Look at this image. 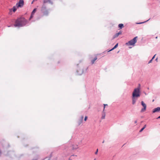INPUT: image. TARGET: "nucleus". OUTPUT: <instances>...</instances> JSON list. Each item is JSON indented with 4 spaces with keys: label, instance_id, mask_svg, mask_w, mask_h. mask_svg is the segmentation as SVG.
I'll return each instance as SVG.
<instances>
[{
    "label": "nucleus",
    "instance_id": "nucleus-1",
    "mask_svg": "<svg viewBox=\"0 0 160 160\" xmlns=\"http://www.w3.org/2000/svg\"><path fill=\"white\" fill-rule=\"evenodd\" d=\"M27 23V20L23 18H20L16 20L14 26L15 27H21L25 25Z\"/></svg>",
    "mask_w": 160,
    "mask_h": 160
},
{
    "label": "nucleus",
    "instance_id": "nucleus-2",
    "mask_svg": "<svg viewBox=\"0 0 160 160\" xmlns=\"http://www.w3.org/2000/svg\"><path fill=\"white\" fill-rule=\"evenodd\" d=\"M140 84H139L138 87L134 89L132 93V96L133 97H138L140 96Z\"/></svg>",
    "mask_w": 160,
    "mask_h": 160
},
{
    "label": "nucleus",
    "instance_id": "nucleus-3",
    "mask_svg": "<svg viewBox=\"0 0 160 160\" xmlns=\"http://www.w3.org/2000/svg\"><path fill=\"white\" fill-rule=\"evenodd\" d=\"M138 37H134L133 39L129 41L128 42L126 43V44L128 46L132 45H134L137 42L136 39Z\"/></svg>",
    "mask_w": 160,
    "mask_h": 160
},
{
    "label": "nucleus",
    "instance_id": "nucleus-4",
    "mask_svg": "<svg viewBox=\"0 0 160 160\" xmlns=\"http://www.w3.org/2000/svg\"><path fill=\"white\" fill-rule=\"evenodd\" d=\"M24 5L23 0H19V2L16 4V6L17 8L19 7L21 8L23 7Z\"/></svg>",
    "mask_w": 160,
    "mask_h": 160
},
{
    "label": "nucleus",
    "instance_id": "nucleus-5",
    "mask_svg": "<svg viewBox=\"0 0 160 160\" xmlns=\"http://www.w3.org/2000/svg\"><path fill=\"white\" fill-rule=\"evenodd\" d=\"M77 72L78 74L79 75H81L83 72L82 68H79L78 66L77 67Z\"/></svg>",
    "mask_w": 160,
    "mask_h": 160
},
{
    "label": "nucleus",
    "instance_id": "nucleus-6",
    "mask_svg": "<svg viewBox=\"0 0 160 160\" xmlns=\"http://www.w3.org/2000/svg\"><path fill=\"white\" fill-rule=\"evenodd\" d=\"M141 103V105H142L143 108L141 109V112H144L146 110L147 106L146 104L143 101H142Z\"/></svg>",
    "mask_w": 160,
    "mask_h": 160
},
{
    "label": "nucleus",
    "instance_id": "nucleus-7",
    "mask_svg": "<svg viewBox=\"0 0 160 160\" xmlns=\"http://www.w3.org/2000/svg\"><path fill=\"white\" fill-rule=\"evenodd\" d=\"M90 59L92 63L93 64L94 63L95 61L97 59V58L96 56H94L91 57Z\"/></svg>",
    "mask_w": 160,
    "mask_h": 160
},
{
    "label": "nucleus",
    "instance_id": "nucleus-8",
    "mask_svg": "<svg viewBox=\"0 0 160 160\" xmlns=\"http://www.w3.org/2000/svg\"><path fill=\"white\" fill-rule=\"evenodd\" d=\"M36 11H37V8H34L33 10V11L31 13V16L29 18V20H31L32 18H33L34 14L35 13V12H36Z\"/></svg>",
    "mask_w": 160,
    "mask_h": 160
},
{
    "label": "nucleus",
    "instance_id": "nucleus-9",
    "mask_svg": "<svg viewBox=\"0 0 160 160\" xmlns=\"http://www.w3.org/2000/svg\"><path fill=\"white\" fill-rule=\"evenodd\" d=\"M47 3L52 4V2L51 0H44L43 4L46 5Z\"/></svg>",
    "mask_w": 160,
    "mask_h": 160
},
{
    "label": "nucleus",
    "instance_id": "nucleus-10",
    "mask_svg": "<svg viewBox=\"0 0 160 160\" xmlns=\"http://www.w3.org/2000/svg\"><path fill=\"white\" fill-rule=\"evenodd\" d=\"M160 111V107H158L154 109L152 111L153 113H155L157 112H159Z\"/></svg>",
    "mask_w": 160,
    "mask_h": 160
},
{
    "label": "nucleus",
    "instance_id": "nucleus-11",
    "mask_svg": "<svg viewBox=\"0 0 160 160\" xmlns=\"http://www.w3.org/2000/svg\"><path fill=\"white\" fill-rule=\"evenodd\" d=\"M41 12L43 13V16H47L49 13L48 10H44V11H42Z\"/></svg>",
    "mask_w": 160,
    "mask_h": 160
},
{
    "label": "nucleus",
    "instance_id": "nucleus-12",
    "mask_svg": "<svg viewBox=\"0 0 160 160\" xmlns=\"http://www.w3.org/2000/svg\"><path fill=\"white\" fill-rule=\"evenodd\" d=\"M122 32L121 31H120L119 32L116 33L113 36V38H115L117 37L119 35L121 34H122Z\"/></svg>",
    "mask_w": 160,
    "mask_h": 160
},
{
    "label": "nucleus",
    "instance_id": "nucleus-13",
    "mask_svg": "<svg viewBox=\"0 0 160 160\" xmlns=\"http://www.w3.org/2000/svg\"><path fill=\"white\" fill-rule=\"evenodd\" d=\"M72 149L73 150H76L78 148V145L77 144H73L72 145Z\"/></svg>",
    "mask_w": 160,
    "mask_h": 160
},
{
    "label": "nucleus",
    "instance_id": "nucleus-14",
    "mask_svg": "<svg viewBox=\"0 0 160 160\" xmlns=\"http://www.w3.org/2000/svg\"><path fill=\"white\" fill-rule=\"evenodd\" d=\"M46 5H45L44 4H43V5L41 7V11H44V10H47L46 8Z\"/></svg>",
    "mask_w": 160,
    "mask_h": 160
},
{
    "label": "nucleus",
    "instance_id": "nucleus-15",
    "mask_svg": "<svg viewBox=\"0 0 160 160\" xmlns=\"http://www.w3.org/2000/svg\"><path fill=\"white\" fill-rule=\"evenodd\" d=\"M136 97H133L132 96V104L134 105L135 104L137 99L136 98Z\"/></svg>",
    "mask_w": 160,
    "mask_h": 160
},
{
    "label": "nucleus",
    "instance_id": "nucleus-16",
    "mask_svg": "<svg viewBox=\"0 0 160 160\" xmlns=\"http://www.w3.org/2000/svg\"><path fill=\"white\" fill-rule=\"evenodd\" d=\"M118 43H117L115 45V46L112 49H111V50L108 51L107 52H108L114 50V49H115L118 47Z\"/></svg>",
    "mask_w": 160,
    "mask_h": 160
},
{
    "label": "nucleus",
    "instance_id": "nucleus-17",
    "mask_svg": "<svg viewBox=\"0 0 160 160\" xmlns=\"http://www.w3.org/2000/svg\"><path fill=\"white\" fill-rule=\"evenodd\" d=\"M105 112H104V111L103 110V112H102V119H104L105 118Z\"/></svg>",
    "mask_w": 160,
    "mask_h": 160
},
{
    "label": "nucleus",
    "instance_id": "nucleus-18",
    "mask_svg": "<svg viewBox=\"0 0 160 160\" xmlns=\"http://www.w3.org/2000/svg\"><path fill=\"white\" fill-rule=\"evenodd\" d=\"M124 27V25L123 24L121 23L119 24L118 25V27L120 28V29H122Z\"/></svg>",
    "mask_w": 160,
    "mask_h": 160
},
{
    "label": "nucleus",
    "instance_id": "nucleus-19",
    "mask_svg": "<svg viewBox=\"0 0 160 160\" xmlns=\"http://www.w3.org/2000/svg\"><path fill=\"white\" fill-rule=\"evenodd\" d=\"M146 127V125H145L144 127L140 130L139 132H142L144 129Z\"/></svg>",
    "mask_w": 160,
    "mask_h": 160
},
{
    "label": "nucleus",
    "instance_id": "nucleus-20",
    "mask_svg": "<svg viewBox=\"0 0 160 160\" xmlns=\"http://www.w3.org/2000/svg\"><path fill=\"white\" fill-rule=\"evenodd\" d=\"M150 18H149V19H148V20L146 21H145L144 22H139V23H137V24H142V23H144L145 22H147L148 21H149V20H150Z\"/></svg>",
    "mask_w": 160,
    "mask_h": 160
},
{
    "label": "nucleus",
    "instance_id": "nucleus-21",
    "mask_svg": "<svg viewBox=\"0 0 160 160\" xmlns=\"http://www.w3.org/2000/svg\"><path fill=\"white\" fill-rule=\"evenodd\" d=\"M17 10V8L15 7H13V12H15Z\"/></svg>",
    "mask_w": 160,
    "mask_h": 160
},
{
    "label": "nucleus",
    "instance_id": "nucleus-22",
    "mask_svg": "<svg viewBox=\"0 0 160 160\" xmlns=\"http://www.w3.org/2000/svg\"><path fill=\"white\" fill-rule=\"evenodd\" d=\"M83 116H81V122L79 124H80V123H81L82 122V121L83 120Z\"/></svg>",
    "mask_w": 160,
    "mask_h": 160
},
{
    "label": "nucleus",
    "instance_id": "nucleus-23",
    "mask_svg": "<svg viewBox=\"0 0 160 160\" xmlns=\"http://www.w3.org/2000/svg\"><path fill=\"white\" fill-rule=\"evenodd\" d=\"M104 108H103V111H104L105 108L106 106H108V104H104Z\"/></svg>",
    "mask_w": 160,
    "mask_h": 160
},
{
    "label": "nucleus",
    "instance_id": "nucleus-24",
    "mask_svg": "<svg viewBox=\"0 0 160 160\" xmlns=\"http://www.w3.org/2000/svg\"><path fill=\"white\" fill-rule=\"evenodd\" d=\"M88 118V117L87 116H85L84 118L85 121H86Z\"/></svg>",
    "mask_w": 160,
    "mask_h": 160
},
{
    "label": "nucleus",
    "instance_id": "nucleus-25",
    "mask_svg": "<svg viewBox=\"0 0 160 160\" xmlns=\"http://www.w3.org/2000/svg\"><path fill=\"white\" fill-rule=\"evenodd\" d=\"M98 149H97L96 152H95V154H97L98 153Z\"/></svg>",
    "mask_w": 160,
    "mask_h": 160
},
{
    "label": "nucleus",
    "instance_id": "nucleus-26",
    "mask_svg": "<svg viewBox=\"0 0 160 160\" xmlns=\"http://www.w3.org/2000/svg\"><path fill=\"white\" fill-rule=\"evenodd\" d=\"M152 59H151L150 60L149 62H148V63H151L152 61Z\"/></svg>",
    "mask_w": 160,
    "mask_h": 160
},
{
    "label": "nucleus",
    "instance_id": "nucleus-27",
    "mask_svg": "<svg viewBox=\"0 0 160 160\" xmlns=\"http://www.w3.org/2000/svg\"><path fill=\"white\" fill-rule=\"evenodd\" d=\"M44 160H50L49 159L47 158H45Z\"/></svg>",
    "mask_w": 160,
    "mask_h": 160
},
{
    "label": "nucleus",
    "instance_id": "nucleus-28",
    "mask_svg": "<svg viewBox=\"0 0 160 160\" xmlns=\"http://www.w3.org/2000/svg\"><path fill=\"white\" fill-rule=\"evenodd\" d=\"M156 55V54H155L153 57L152 58V60H153L154 58H155V55Z\"/></svg>",
    "mask_w": 160,
    "mask_h": 160
},
{
    "label": "nucleus",
    "instance_id": "nucleus-29",
    "mask_svg": "<svg viewBox=\"0 0 160 160\" xmlns=\"http://www.w3.org/2000/svg\"><path fill=\"white\" fill-rule=\"evenodd\" d=\"M137 120H136L134 121V123H137Z\"/></svg>",
    "mask_w": 160,
    "mask_h": 160
},
{
    "label": "nucleus",
    "instance_id": "nucleus-30",
    "mask_svg": "<svg viewBox=\"0 0 160 160\" xmlns=\"http://www.w3.org/2000/svg\"><path fill=\"white\" fill-rule=\"evenodd\" d=\"M160 118V116H159L158 117L157 119H158Z\"/></svg>",
    "mask_w": 160,
    "mask_h": 160
},
{
    "label": "nucleus",
    "instance_id": "nucleus-31",
    "mask_svg": "<svg viewBox=\"0 0 160 160\" xmlns=\"http://www.w3.org/2000/svg\"><path fill=\"white\" fill-rule=\"evenodd\" d=\"M158 58H156V59L155 60H156V61H157V60H158Z\"/></svg>",
    "mask_w": 160,
    "mask_h": 160
},
{
    "label": "nucleus",
    "instance_id": "nucleus-32",
    "mask_svg": "<svg viewBox=\"0 0 160 160\" xmlns=\"http://www.w3.org/2000/svg\"><path fill=\"white\" fill-rule=\"evenodd\" d=\"M32 160H37V159H33Z\"/></svg>",
    "mask_w": 160,
    "mask_h": 160
},
{
    "label": "nucleus",
    "instance_id": "nucleus-33",
    "mask_svg": "<svg viewBox=\"0 0 160 160\" xmlns=\"http://www.w3.org/2000/svg\"><path fill=\"white\" fill-rule=\"evenodd\" d=\"M155 38H156V39L158 38V37H156Z\"/></svg>",
    "mask_w": 160,
    "mask_h": 160
}]
</instances>
